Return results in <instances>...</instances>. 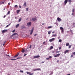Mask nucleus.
Returning <instances> with one entry per match:
<instances>
[{
	"mask_svg": "<svg viewBox=\"0 0 75 75\" xmlns=\"http://www.w3.org/2000/svg\"><path fill=\"white\" fill-rule=\"evenodd\" d=\"M55 40V38H53L51 39H50L49 40V41L50 42H52V41H54Z\"/></svg>",
	"mask_w": 75,
	"mask_h": 75,
	"instance_id": "f257e3e1",
	"label": "nucleus"
},
{
	"mask_svg": "<svg viewBox=\"0 0 75 75\" xmlns=\"http://www.w3.org/2000/svg\"><path fill=\"white\" fill-rule=\"evenodd\" d=\"M60 30L62 31V33H64V28L62 27H60Z\"/></svg>",
	"mask_w": 75,
	"mask_h": 75,
	"instance_id": "f03ea898",
	"label": "nucleus"
},
{
	"mask_svg": "<svg viewBox=\"0 0 75 75\" xmlns=\"http://www.w3.org/2000/svg\"><path fill=\"white\" fill-rule=\"evenodd\" d=\"M33 31H34V27H33L32 29L31 30V32L30 33V35H31V34H33Z\"/></svg>",
	"mask_w": 75,
	"mask_h": 75,
	"instance_id": "7ed1b4c3",
	"label": "nucleus"
},
{
	"mask_svg": "<svg viewBox=\"0 0 75 75\" xmlns=\"http://www.w3.org/2000/svg\"><path fill=\"white\" fill-rule=\"evenodd\" d=\"M31 22H29L27 23V25L28 27H30L31 26Z\"/></svg>",
	"mask_w": 75,
	"mask_h": 75,
	"instance_id": "20e7f679",
	"label": "nucleus"
},
{
	"mask_svg": "<svg viewBox=\"0 0 75 75\" xmlns=\"http://www.w3.org/2000/svg\"><path fill=\"white\" fill-rule=\"evenodd\" d=\"M40 56L39 55H37V56H34L33 57V58H39V57H40Z\"/></svg>",
	"mask_w": 75,
	"mask_h": 75,
	"instance_id": "39448f33",
	"label": "nucleus"
},
{
	"mask_svg": "<svg viewBox=\"0 0 75 75\" xmlns=\"http://www.w3.org/2000/svg\"><path fill=\"white\" fill-rule=\"evenodd\" d=\"M60 55V54H57L56 55L54 56V57H59Z\"/></svg>",
	"mask_w": 75,
	"mask_h": 75,
	"instance_id": "423d86ee",
	"label": "nucleus"
},
{
	"mask_svg": "<svg viewBox=\"0 0 75 75\" xmlns=\"http://www.w3.org/2000/svg\"><path fill=\"white\" fill-rule=\"evenodd\" d=\"M57 20L58 21H62L61 19V18H59L58 17L57 18Z\"/></svg>",
	"mask_w": 75,
	"mask_h": 75,
	"instance_id": "0eeeda50",
	"label": "nucleus"
},
{
	"mask_svg": "<svg viewBox=\"0 0 75 75\" xmlns=\"http://www.w3.org/2000/svg\"><path fill=\"white\" fill-rule=\"evenodd\" d=\"M21 29H23V28H25V26L23 25L21 26Z\"/></svg>",
	"mask_w": 75,
	"mask_h": 75,
	"instance_id": "6e6552de",
	"label": "nucleus"
},
{
	"mask_svg": "<svg viewBox=\"0 0 75 75\" xmlns=\"http://www.w3.org/2000/svg\"><path fill=\"white\" fill-rule=\"evenodd\" d=\"M68 2V0H65L64 1V5H66L67 3Z\"/></svg>",
	"mask_w": 75,
	"mask_h": 75,
	"instance_id": "1a4fd4ad",
	"label": "nucleus"
},
{
	"mask_svg": "<svg viewBox=\"0 0 75 75\" xmlns=\"http://www.w3.org/2000/svg\"><path fill=\"white\" fill-rule=\"evenodd\" d=\"M35 71H41V69L40 68H38L35 69Z\"/></svg>",
	"mask_w": 75,
	"mask_h": 75,
	"instance_id": "9d476101",
	"label": "nucleus"
},
{
	"mask_svg": "<svg viewBox=\"0 0 75 75\" xmlns=\"http://www.w3.org/2000/svg\"><path fill=\"white\" fill-rule=\"evenodd\" d=\"M7 32L6 30H3L2 31V33H5V32Z\"/></svg>",
	"mask_w": 75,
	"mask_h": 75,
	"instance_id": "9b49d317",
	"label": "nucleus"
},
{
	"mask_svg": "<svg viewBox=\"0 0 75 75\" xmlns=\"http://www.w3.org/2000/svg\"><path fill=\"white\" fill-rule=\"evenodd\" d=\"M23 6H25V7H26L27 6V4L26 3V2H25L23 4Z\"/></svg>",
	"mask_w": 75,
	"mask_h": 75,
	"instance_id": "f8f14e48",
	"label": "nucleus"
},
{
	"mask_svg": "<svg viewBox=\"0 0 75 75\" xmlns=\"http://www.w3.org/2000/svg\"><path fill=\"white\" fill-rule=\"evenodd\" d=\"M69 52V50H66V51L64 52V53L65 54H66V53H67V52Z\"/></svg>",
	"mask_w": 75,
	"mask_h": 75,
	"instance_id": "ddd939ff",
	"label": "nucleus"
},
{
	"mask_svg": "<svg viewBox=\"0 0 75 75\" xmlns=\"http://www.w3.org/2000/svg\"><path fill=\"white\" fill-rule=\"evenodd\" d=\"M17 35V33H14L11 36V37H12V36H13V35Z\"/></svg>",
	"mask_w": 75,
	"mask_h": 75,
	"instance_id": "4468645a",
	"label": "nucleus"
},
{
	"mask_svg": "<svg viewBox=\"0 0 75 75\" xmlns=\"http://www.w3.org/2000/svg\"><path fill=\"white\" fill-rule=\"evenodd\" d=\"M32 19L33 20V21H34L37 20V19H36V18H33Z\"/></svg>",
	"mask_w": 75,
	"mask_h": 75,
	"instance_id": "2eb2a0df",
	"label": "nucleus"
},
{
	"mask_svg": "<svg viewBox=\"0 0 75 75\" xmlns=\"http://www.w3.org/2000/svg\"><path fill=\"white\" fill-rule=\"evenodd\" d=\"M11 23H10V24H8V25H7L6 26V28H7V27H8V26H9V25H11Z\"/></svg>",
	"mask_w": 75,
	"mask_h": 75,
	"instance_id": "dca6fc26",
	"label": "nucleus"
},
{
	"mask_svg": "<svg viewBox=\"0 0 75 75\" xmlns=\"http://www.w3.org/2000/svg\"><path fill=\"white\" fill-rule=\"evenodd\" d=\"M17 54L13 58H15V57H17V56H18V54Z\"/></svg>",
	"mask_w": 75,
	"mask_h": 75,
	"instance_id": "f3484780",
	"label": "nucleus"
},
{
	"mask_svg": "<svg viewBox=\"0 0 75 75\" xmlns=\"http://www.w3.org/2000/svg\"><path fill=\"white\" fill-rule=\"evenodd\" d=\"M18 26H19V24H17V25H16V28H17V27H18Z\"/></svg>",
	"mask_w": 75,
	"mask_h": 75,
	"instance_id": "a211bd4d",
	"label": "nucleus"
},
{
	"mask_svg": "<svg viewBox=\"0 0 75 75\" xmlns=\"http://www.w3.org/2000/svg\"><path fill=\"white\" fill-rule=\"evenodd\" d=\"M56 36H57V35L55 34V35H52V37H56Z\"/></svg>",
	"mask_w": 75,
	"mask_h": 75,
	"instance_id": "6ab92c4d",
	"label": "nucleus"
},
{
	"mask_svg": "<svg viewBox=\"0 0 75 75\" xmlns=\"http://www.w3.org/2000/svg\"><path fill=\"white\" fill-rule=\"evenodd\" d=\"M52 27V26H48V28H51Z\"/></svg>",
	"mask_w": 75,
	"mask_h": 75,
	"instance_id": "aec40b11",
	"label": "nucleus"
},
{
	"mask_svg": "<svg viewBox=\"0 0 75 75\" xmlns=\"http://www.w3.org/2000/svg\"><path fill=\"white\" fill-rule=\"evenodd\" d=\"M22 19H21V18H19V20H18L19 22H20V21H21Z\"/></svg>",
	"mask_w": 75,
	"mask_h": 75,
	"instance_id": "412c9836",
	"label": "nucleus"
},
{
	"mask_svg": "<svg viewBox=\"0 0 75 75\" xmlns=\"http://www.w3.org/2000/svg\"><path fill=\"white\" fill-rule=\"evenodd\" d=\"M24 51H25V50L24 49H22V51H21L22 52L24 53Z\"/></svg>",
	"mask_w": 75,
	"mask_h": 75,
	"instance_id": "4be33fe9",
	"label": "nucleus"
},
{
	"mask_svg": "<svg viewBox=\"0 0 75 75\" xmlns=\"http://www.w3.org/2000/svg\"><path fill=\"white\" fill-rule=\"evenodd\" d=\"M17 59H11V61H15V60H16Z\"/></svg>",
	"mask_w": 75,
	"mask_h": 75,
	"instance_id": "5701e85b",
	"label": "nucleus"
},
{
	"mask_svg": "<svg viewBox=\"0 0 75 75\" xmlns=\"http://www.w3.org/2000/svg\"><path fill=\"white\" fill-rule=\"evenodd\" d=\"M74 10H75V9L74 8H73V9L72 10V13H74Z\"/></svg>",
	"mask_w": 75,
	"mask_h": 75,
	"instance_id": "b1692460",
	"label": "nucleus"
},
{
	"mask_svg": "<svg viewBox=\"0 0 75 75\" xmlns=\"http://www.w3.org/2000/svg\"><path fill=\"white\" fill-rule=\"evenodd\" d=\"M69 45V43H67L66 44V46H68V45Z\"/></svg>",
	"mask_w": 75,
	"mask_h": 75,
	"instance_id": "393cba45",
	"label": "nucleus"
},
{
	"mask_svg": "<svg viewBox=\"0 0 75 75\" xmlns=\"http://www.w3.org/2000/svg\"><path fill=\"white\" fill-rule=\"evenodd\" d=\"M16 8H18V6L17 5H15L14 6Z\"/></svg>",
	"mask_w": 75,
	"mask_h": 75,
	"instance_id": "a878e982",
	"label": "nucleus"
},
{
	"mask_svg": "<svg viewBox=\"0 0 75 75\" xmlns=\"http://www.w3.org/2000/svg\"><path fill=\"white\" fill-rule=\"evenodd\" d=\"M19 12H20V10H17V12H16L17 13H19Z\"/></svg>",
	"mask_w": 75,
	"mask_h": 75,
	"instance_id": "bb28decb",
	"label": "nucleus"
},
{
	"mask_svg": "<svg viewBox=\"0 0 75 75\" xmlns=\"http://www.w3.org/2000/svg\"><path fill=\"white\" fill-rule=\"evenodd\" d=\"M48 34H51V31H49L48 32Z\"/></svg>",
	"mask_w": 75,
	"mask_h": 75,
	"instance_id": "cd10ccee",
	"label": "nucleus"
},
{
	"mask_svg": "<svg viewBox=\"0 0 75 75\" xmlns=\"http://www.w3.org/2000/svg\"><path fill=\"white\" fill-rule=\"evenodd\" d=\"M10 13V11H8L7 13V15L9 14Z\"/></svg>",
	"mask_w": 75,
	"mask_h": 75,
	"instance_id": "c85d7f7f",
	"label": "nucleus"
},
{
	"mask_svg": "<svg viewBox=\"0 0 75 75\" xmlns=\"http://www.w3.org/2000/svg\"><path fill=\"white\" fill-rule=\"evenodd\" d=\"M61 41H62V40H61V39H60L59 40V42H61Z\"/></svg>",
	"mask_w": 75,
	"mask_h": 75,
	"instance_id": "c756f323",
	"label": "nucleus"
},
{
	"mask_svg": "<svg viewBox=\"0 0 75 75\" xmlns=\"http://www.w3.org/2000/svg\"><path fill=\"white\" fill-rule=\"evenodd\" d=\"M26 73L27 74H30V72H27Z\"/></svg>",
	"mask_w": 75,
	"mask_h": 75,
	"instance_id": "7c9ffc66",
	"label": "nucleus"
},
{
	"mask_svg": "<svg viewBox=\"0 0 75 75\" xmlns=\"http://www.w3.org/2000/svg\"><path fill=\"white\" fill-rule=\"evenodd\" d=\"M53 48V46H52L50 47V49H52Z\"/></svg>",
	"mask_w": 75,
	"mask_h": 75,
	"instance_id": "2f4dec72",
	"label": "nucleus"
},
{
	"mask_svg": "<svg viewBox=\"0 0 75 75\" xmlns=\"http://www.w3.org/2000/svg\"><path fill=\"white\" fill-rule=\"evenodd\" d=\"M71 48V45H70L69 46V48Z\"/></svg>",
	"mask_w": 75,
	"mask_h": 75,
	"instance_id": "473e14b6",
	"label": "nucleus"
},
{
	"mask_svg": "<svg viewBox=\"0 0 75 75\" xmlns=\"http://www.w3.org/2000/svg\"><path fill=\"white\" fill-rule=\"evenodd\" d=\"M34 74L33 73H30L29 75H33Z\"/></svg>",
	"mask_w": 75,
	"mask_h": 75,
	"instance_id": "72a5a7b5",
	"label": "nucleus"
},
{
	"mask_svg": "<svg viewBox=\"0 0 75 75\" xmlns=\"http://www.w3.org/2000/svg\"><path fill=\"white\" fill-rule=\"evenodd\" d=\"M60 52V51H57L56 52L57 53H59Z\"/></svg>",
	"mask_w": 75,
	"mask_h": 75,
	"instance_id": "f704fd0d",
	"label": "nucleus"
},
{
	"mask_svg": "<svg viewBox=\"0 0 75 75\" xmlns=\"http://www.w3.org/2000/svg\"><path fill=\"white\" fill-rule=\"evenodd\" d=\"M71 57H74V55L72 54V55L71 56Z\"/></svg>",
	"mask_w": 75,
	"mask_h": 75,
	"instance_id": "c9c22d12",
	"label": "nucleus"
},
{
	"mask_svg": "<svg viewBox=\"0 0 75 75\" xmlns=\"http://www.w3.org/2000/svg\"><path fill=\"white\" fill-rule=\"evenodd\" d=\"M6 56H7V57H10V56L8 54H6Z\"/></svg>",
	"mask_w": 75,
	"mask_h": 75,
	"instance_id": "e433bc0d",
	"label": "nucleus"
},
{
	"mask_svg": "<svg viewBox=\"0 0 75 75\" xmlns=\"http://www.w3.org/2000/svg\"><path fill=\"white\" fill-rule=\"evenodd\" d=\"M15 30H13L12 31V32H13V33H14V32H15Z\"/></svg>",
	"mask_w": 75,
	"mask_h": 75,
	"instance_id": "4c0bfd02",
	"label": "nucleus"
},
{
	"mask_svg": "<svg viewBox=\"0 0 75 75\" xmlns=\"http://www.w3.org/2000/svg\"><path fill=\"white\" fill-rule=\"evenodd\" d=\"M20 72H22V73H23V71H22V70H21V71H20Z\"/></svg>",
	"mask_w": 75,
	"mask_h": 75,
	"instance_id": "58836bf2",
	"label": "nucleus"
},
{
	"mask_svg": "<svg viewBox=\"0 0 75 75\" xmlns=\"http://www.w3.org/2000/svg\"><path fill=\"white\" fill-rule=\"evenodd\" d=\"M28 8H26V10L27 11H28Z\"/></svg>",
	"mask_w": 75,
	"mask_h": 75,
	"instance_id": "ea45409f",
	"label": "nucleus"
},
{
	"mask_svg": "<svg viewBox=\"0 0 75 75\" xmlns=\"http://www.w3.org/2000/svg\"><path fill=\"white\" fill-rule=\"evenodd\" d=\"M46 59H47V60H48V59H50V58H47Z\"/></svg>",
	"mask_w": 75,
	"mask_h": 75,
	"instance_id": "a19ab883",
	"label": "nucleus"
},
{
	"mask_svg": "<svg viewBox=\"0 0 75 75\" xmlns=\"http://www.w3.org/2000/svg\"><path fill=\"white\" fill-rule=\"evenodd\" d=\"M70 32L71 33H72V30H70Z\"/></svg>",
	"mask_w": 75,
	"mask_h": 75,
	"instance_id": "79ce46f5",
	"label": "nucleus"
},
{
	"mask_svg": "<svg viewBox=\"0 0 75 75\" xmlns=\"http://www.w3.org/2000/svg\"><path fill=\"white\" fill-rule=\"evenodd\" d=\"M69 2H71V0H68Z\"/></svg>",
	"mask_w": 75,
	"mask_h": 75,
	"instance_id": "37998d69",
	"label": "nucleus"
},
{
	"mask_svg": "<svg viewBox=\"0 0 75 75\" xmlns=\"http://www.w3.org/2000/svg\"><path fill=\"white\" fill-rule=\"evenodd\" d=\"M19 8H21V6L19 5Z\"/></svg>",
	"mask_w": 75,
	"mask_h": 75,
	"instance_id": "c03bdc74",
	"label": "nucleus"
},
{
	"mask_svg": "<svg viewBox=\"0 0 75 75\" xmlns=\"http://www.w3.org/2000/svg\"><path fill=\"white\" fill-rule=\"evenodd\" d=\"M72 54H73V55H75V52L72 53Z\"/></svg>",
	"mask_w": 75,
	"mask_h": 75,
	"instance_id": "a18cd8bd",
	"label": "nucleus"
},
{
	"mask_svg": "<svg viewBox=\"0 0 75 75\" xmlns=\"http://www.w3.org/2000/svg\"><path fill=\"white\" fill-rule=\"evenodd\" d=\"M61 49V47H60L59 48V50H60Z\"/></svg>",
	"mask_w": 75,
	"mask_h": 75,
	"instance_id": "49530a36",
	"label": "nucleus"
},
{
	"mask_svg": "<svg viewBox=\"0 0 75 75\" xmlns=\"http://www.w3.org/2000/svg\"><path fill=\"white\" fill-rule=\"evenodd\" d=\"M71 15H72V16H74V12H72L71 14Z\"/></svg>",
	"mask_w": 75,
	"mask_h": 75,
	"instance_id": "de8ad7c7",
	"label": "nucleus"
},
{
	"mask_svg": "<svg viewBox=\"0 0 75 75\" xmlns=\"http://www.w3.org/2000/svg\"><path fill=\"white\" fill-rule=\"evenodd\" d=\"M27 55V54H25L24 55V57H25V56Z\"/></svg>",
	"mask_w": 75,
	"mask_h": 75,
	"instance_id": "09e8293b",
	"label": "nucleus"
},
{
	"mask_svg": "<svg viewBox=\"0 0 75 75\" xmlns=\"http://www.w3.org/2000/svg\"><path fill=\"white\" fill-rule=\"evenodd\" d=\"M52 74H53V72H51L50 74H51L52 75Z\"/></svg>",
	"mask_w": 75,
	"mask_h": 75,
	"instance_id": "8fccbe9b",
	"label": "nucleus"
},
{
	"mask_svg": "<svg viewBox=\"0 0 75 75\" xmlns=\"http://www.w3.org/2000/svg\"><path fill=\"white\" fill-rule=\"evenodd\" d=\"M49 58H52V57L51 56H49Z\"/></svg>",
	"mask_w": 75,
	"mask_h": 75,
	"instance_id": "3c124183",
	"label": "nucleus"
},
{
	"mask_svg": "<svg viewBox=\"0 0 75 75\" xmlns=\"http://www.w3.org/2000/svg\"><path fill=\"white\" fill-rule=\"evenodd\" d=\"M75 25V23H73V25Z\"/></svg>",
	"mask_w": 75,
	"mask_h": 75,
	"instance_id": "603ef678",
	"label": "nucleus"
},
{
	"mask_svg": "<svg viewBox=\"0 0 75 75\" xmlns=\"http://www.w3.org/2000/svg\"><path fill=\"white\" fill-rule=\"evenodd\" d=\"M6 17V15L4 16V18H5Z\"/></svg>",
	"mask_w": 75,
	"mask_h": 75,
	"instance_id": "864d4df0",
	"label": "nucleus"
},
{
	"mask_svg": "<svg viewBox=\"0 0 75 75\" xmlns=\"http://www.w3.org/2000/svg\"><path fill=\"white\" fill-rule=\"evenodd\" d=\"M31 46H32V45H30V47H29V48H31Z\"/></svg>",
	"mask_w": 75,
	"mask_h": 75,
	"instance_id": "5fc2aeb1",
	"label": "nucleus"
},
{
	"mask_svg": "<svg viewBox=\"0 0 75 75\" xmlns=\"http://www.w3.org/2000/svg\"><path fill=\"white\" fill-rule=\"evenodd\" d=\"M1 4H4V2H2V3H1Z\"/></svg>",
	"mask_w": 75,
	"mask_h": 75,
	"instance_id": "6e6d98bb",
	"label": "nucleus"
},
{
	"mask_svg": "<svg viewBox=\"0 0 75 75\" xmlns=\"http://www.w3.org/2000/svg\"><path fill=\"white\" fill-rule=\"evenodd\" d=\"M59 62V60H57V62Z\"/></svg>",
	"mask_w": 75,
	"mask_h": 75,
	"instance_id": "4d7b16f0",
	"label": "nucleus"
},
{
	"mask_svg": "<svg viewBox=\"0 0 75 75\" xmlns=\"http://www.w3.org/2000/svg\"><path fill=\"white\" fill-rule=\"evenodd\" d=\"M54 33H55V31H54L53 32H52V34H54Z\"/></svg>",
	"mask_w": 75,
	"mask_h": 75,
	"instance_id": "13d9d810",
	"label": "nucleus"
},
{
	"mask_svg": "<svg viewBox=\"0 0 75 75\" xmlns=\"http://www.w3.org/2000/svg\"><path fill=\"white\" fill-rule=\"evenodd\" d=\"M45 42H43V44H45Z\"/></svg>",
	"mask_w": 75,
	"mask_h": 75,
	"instance_id": "bf43d9fd",
	"label": "nucleus"
},
{
	"mask_svg": "<svg viewBox=\"0 0 75 75\" xmlns=\"http://www.w3.org/2000/svg\"><path fill=\"white\" fill-rule=\"evenodd\" d=\"M37 34H35V35H34V36L35 37V36H36V35H37Z\"/></svg>",
	"mask_w": 75,
	"mask_h": 75,
	"instance_id": "052dcab7",
	"label": "nucleus"
},
{
	"mask_svg": "<svg viewBox=\"0 0 75 75\" xmlns=\"http://www.w3.org/2000/svg\"><path fill=\"white\" fill-rule=\"evenodd\" d=\"M43 63H44V62H42V63L43 64Z\"/></svg>",
	"mask_w": 75,
	"mask_h": 75,
	"instance_id": "680f3d73",
	"label": "nucleus"
},
{
	"mask_svg": "<svg viewBox=\"0 0 75 75\" xmlns=\"http://www.w3.org/2000/svg\"><path fill=\"white\" fill-rule=\"evenodd\" d=\"M10 5V3H8V5Z\"/></svg>",
	"mask_w": 75,
	"mask_h": 75,
	"instance_id": "e2e57ef3",
	"label": "nucleus"
},
{
	"mask_svg": "<svg viewBox=\"0 0 75 75\" xmlns=\"http://www.w3.org/2000/svg\"><path fill=\"white\" fill-rule=\"evenodd\" d=\"M5 45V43H4V44H3V46H4Z\"/></svg>",
	"mask_w": 75,
	"mask_h": 75,
	"instance_id": "0e129e2a",
	"label": "nucleus"
},
{
	"mask_svg": "<svg viewBox=\"0 0 75 75\" xmlns=\"http://www.w3.org/2000/svg\"><path fill=\"white\" fill-rule=\"evenodd\" d=\"M20 58V57H18V58H17V59H19Z\"/></svg>",
	"mask_w": 75,
	"mask_h": 75,
	"instance_id": "69168bd1",
	"label": "nucleus"
},
{
	"mask_svg": "<svg viewBox=\"0 0 75 75\" xmlns=\"http://www.w3.org/2000/svg\"><path fill=\"white\" fill-rule=\"evenodd\" d=\"M4 10H5V8H4Z\"/></svg>",
	"mask_w": 75,
	"mask_h": 75,
	"instance_id": "338daca9",
	"label": "nucleus"
},
{
	"mask_svg": "<svg viewBox=\"0 0 75 75\" xmlns=\"http://www.w3.org/2000/svg\"><path fill=\"white\" fill-rule=\"evenodd\" d=\"M44 23H42V25H44Z\"/></svg>",
	"mask_w": 75,
	"mask_h": 75,
	"instance_id": "774afa93",
	"label": "nucleus"
}]
</instances>
